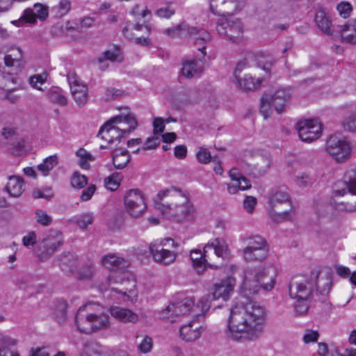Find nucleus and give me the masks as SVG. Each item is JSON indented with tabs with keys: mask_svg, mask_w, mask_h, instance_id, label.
<instances>
[{
	"mask_svg": "<svg viewBox=\"0 0 356 356\" xmlns=\"http://www.w3.org/2000/svg\"><path fill=\"white\" fill-rule=\"evenodd\" d=\"M155 14L161 18L169 19L175 14V10L170 7L161 8L156 10Z\"/></svg>",
	"mask_w": 356,
	"mask_h": 356,
	"instance_id": "obj_62",
	"label": "nucleus"
},
{
	"mask_svg": "<svg viewBox=\"0 0 356 356\" xmlns=\"http://www.w3.org/2000/svg\"><path fill=\"white\" fill-rule=\"evenodd\" d=\"M296 128L300 138L304 142H312L321 136V124L316 120L309 119L300 121L297 123Z\"/></svg>",
	"mask_w": 356,
	"mask_h": 356,
	"instance_id": "obj_18",
	"label": "nucleus"
},
{
	"mask_svg": "<svg viewBox=\"0 0 356 356\" xmlns=\"http://www.w3.org/2000/svg\"><path fill=\"white\" fill-rule=\"evenodd\" d=\"M314 289V282L300 275L293 277L289 284V295L293 299L308 300Z\"/></svg>",
	"mask_w": 356,
	"mask_h": 356,
	"instance_id": "obj_14",
	"label": "nucleus"
},
{
	"mask_svg": "<svg viewBox=\"0 0 356 356\" xmlns=\"http://www.w3.org/2000/svg\"><path fill=\"white\" fill-rule=\"evenodd\" d=\"M49 17V7L43 3H35L33 8H28L23 12L19 19L13 20L11 23L17 26H19L22 22H26L31 24H35L37 19L42 22L45 21Z\"/></svg>",
	"mask_w": 356,
	"mask_h": 356,
	"instance_id": "obj_16",
	"label": "nucleus"
},
{
	"mask_svg": "<svg viewBox=\"0 0 356 356\" xmlns=\"http://www.w3.org/2000/svg\"><path fill=\"white\" fill-rule=\"evenodd\" d=\"M110 121L111 123L115 124L118 130L122 132L124 138L138 127V121L136 116L131 113L114 116L110 119Z\"/></svg>",
	"mask_w": 356,
	"mask_h": 356,
	"instance_id": "obj_20",
	"label": "nucleus"
},
{
	"mask_svg": "<svg viewBox=\"0 0 356 356\" xmlns=\"http://www.w3.org/2000/svg\"><path fill=\"white\" fill-rule=\"evenodd\" d=\"M275 284V274L270 275L265 267H249L244 271L242 290L245 295L257 294L261 289L271 291Z\"/></svg>",
	"mask_w": 356,
	"mask_h": 356,
	"instance_id": "obj_4",
	"label": "nucleus"
},
{
	"mask_svg": "<svg viewBox=\"0 0 356 356\" xmlns=\"http://www.w3.org/2000/svg\"><path fill=\"white\" fill-rule=\"evenodd\" d=\"M254 163L252 165V173L255 177L263 176L266 173L271 165V158L269 154H257L254 156Z\"/></svg>",
	"mask_w": 356,
	"mask_h": 356,
	"instance_id": "obj_30",
	"label": "nucleus"
},
{
	"mask_svg": "<svg viewBox=\"0 0 356 356\" xmlns=\"http://www.w3.org/2000/svg\"><path fill=\"white\" fill-rule=\"evenodd\" d=\"M228 252L226 241L220 238H216L204 246V256L210 260L211 268H220L228 258Z\"/></svg>",
	"mask_w": 356,
	"mask_h": 356,
	"instance_id": "obj_10",
	"label": "nucleus"
},
{
	"mask_svg": "<svg viewBox=\"0 0 356 356\" xmlns=\"http://www.w3.org/2000/svg\"><path fill=\"white\" fill-rule=\"evenodd\" d=\"M121 180L122 176L120 174L113 173L104 179L105 186L112 191H115L119 187Z\"/></svg>",
	"mask_w": 356,
	"mask_h": 356,
	"instance_id": "obj_46",
	"label": "nucleus"
},
{
	"mask_svg": "<svg viewBox=\"0 0 356 356\" xmlns=\"http://www.w3.org/2000/svg\"><path fill=\"white\" fill-rule=\"evenodd\" d=\"M111 124H112V123L110 120L106 122L100 128L97 134L98 137H100L102 140L107 141L108 144H112V139L110 138V129H108Z\"/></svg>",
	"mask_w": 356,
	"mask_h": 356,
	"instance_id": "obj_51",
	"label": "nucleus"
},
{
	"mask_svg": "<svg viewBox=\"0 0 356 356\" xmlns=\"http://www.w3.org/2000/svg\"><path fill=\"white\" fill-rule=\"evenodd\" d=\"M63 244V236L58 230H49L42 238H39L34 248V254L41 261L51 257Z\"/></svg>",
	"mask_w": 356,
	"mask_h": 356,
	"instance_id": "obj_7",
	"label": "nucleus"
},
{
	"mask_svg": "<svg viewBox=\"0 0 356 356\" xmlns=\"http://www.w3.org/2000/svg\"><path fill=\"white\" fill-rule=\"evenodd\" d=\"M334 195L343 196L347 193L356 195V177L345 175L343 181L335 184Z\"/></svg>",
	"mask_w": 356,
	"mask_h": 356,
	"instance_id": "obj_31",
	"label": "nucleus"
},
{
	"mask_svg": "<svg viewBox=\"0 0 356 356\" xmlns=\"http://www.w3.org/2000/svg\"><path fill=\"white\" fill-rule=\"evenodd\" d=\"M295 181L299 187H307L312 181V177L306 172H300L295 177Z\"/></svg>",
	"mask_w": 356,
	"mask_h": 356,
	"instance_id": "obj_52",
	"label": "nucleus"
},
{
	"mask_svg": "<svg viewBox=\"0 0 356 356\" xmlns=\"http://www.w3.org/2000/svg\"><path fill=\"white\" fill-rule=\"evenodd\" d=\"M262 81L263 79L259 78L255 80L252 76L248 74L245 75L243 79L239 77L238 79H236L238 88L245 91H253L259 89Z\"/></svg>",
	"mask_w": 356,
	"mask_h": 356,
	"instance_id": "obj_36",
	"label": "nucleus"
},
{
	"mask_svg": "<svg viewBox=\"0 0 356 356\" xmlns=\"http://www.w3.org/2000/svg\"><path fill=\"white\" fill-rule=\"evenodd\" d=\"M315 22L318 27L325 33L327 35H331V25L332 22L330 19L329 17L326 14V13L320 10H318L316 13L315 16Z\"/></svg>",
	"mask_w": 356,
	"mask_h": 356,
	"instance_id": "obj_37",
	"label": "nucleus"
},
{
	"mask_svg": "<svg viewBox=\"0 0 356 356\" xmlns=\"http://www.w3.org/2000/svg\"><path fill=\"white\" fill-rule=\"evenodd\" d=\"M47 96L50 101L61 106H65L67 104V98L63 95V91L59 88H53L47 92Z\"/></svg>",
	"mask_w": 356,
	"mask_h": 356,
	"instance_id": "obj_42",
	"label": "nucleus"
},
{
	"mask_svg": "<svg viewBox=\"0 0 356 356\" xmlns=\"http://www.w3.org/2000/svg\"><path fill=\"white\" fill-rule=\"evenodd\" d=\"M131 14L136 18H138L139 17L145 18L147 16H152L151 11L147 7L143 8L139 4L134 6V7L131 10Z\"/></svg>",
	"mask_w": 356,
	"mask_h": 356,
	"instance_id": "obj_50",
	"label": "nucleus"
},
{
	"mask_svg": "<svg viewBox=\"0 0 356 356\" xmlns=\"http://www.w3.org/2000/svg\"><path fill=\"white\" fill-rule=\"evenodd\" d=\"M265 316L264 308L257 302L248 299L237 302L230 309L227 325L229 337L235 341L259 338Z\"/></svg>",
	"mask_w": 356,
	"mask_h": 356,
	"instance_id": "obj_1",
	"label": "nucleus"
},
{
	"mask_svg": "<svg viewBox=\"0 0 356 356\" xmlns=\"http://www.w3.org/2000/svg\"><path fill=\"white\" fill-rule=\"evenodd\" d=\"M149 250L153 260L156 263L163 266L172 264L177 257V254L174 251L165 249L156 243L149 244Z\"/></svg>",
	"mask_w": 356,
	"mask_h": 356,
	"instance_id": "obj_22",
	"label": "nucleus"
},
{
	"mask_svg": "<svg viewBox=\"0 0 356 356\" xmlns=\"http://www.w3.org/2000/svg\"><path fill=\"white\" fill-rule=\"evenodd\" d=\"M216 31L220 35L227 36L234 42L243 35V29L238 18L220 19L216 23Z\"/></svg>",
	"mask_w": 356,
	"mask_h": 356,
	"instance_id": "obj_17",
	"label": "nucleus"
},
{
	"mask_svg": "<svg viewBox=\"0 0 356 356\" xmlns=\"http://www.w3.org/2000/svg\"><path fill=\"white\" fill-rule=\"evenodd\" d=\"M74 322L78 330L86 334L111 327L108 314L98 304L88 303L80 307L75 315Z\"/></svg>",
	"mask_w": 356,
	"mask_h": 356,
	"instance_id": "obj_2",
	"label": "nucleus"
},
{
	"mask_svg": "<svg viewBox=\"0 0 356 356\" xmlns=\"http://www.w3.org/2000/svg\"><path fill=\"white\" fill-rule=\"evenodd\" d=\"M15 344L16 341L14 339L0 334V348L4 349L3 353L10 351L9 348L14 346Z\"/></svg>",
	"mask_w": 356,
	"mask_h": 356,
	"instance_id": "obj_54",
	"label": "nucleus"
},
{
	"mask_svg": "<svg viewBox=\"0 0 356 356\" xmlns=\"http://www.w3.org/2000/svg\"><path fill=\"white\" fill-rule=\"evenodd\" d=\"M95 272V266L94 262L88 260L81 266L76 278L79 280H90L93 277Z\"/></svg>",
	"mask_w": 356,
	"mask_h": 356,
	"instance_id": "obj_38",
	"label": "nucleus"
},
{
	"mask_svg": "<svg viewBox=\"0 0 356 356\" xmlns=\"http://www.w3.org/2000/svg\"><path fill=\"white\" fill-rule=\"evenodd\" d=\"M6 190L10 196L15 197H19L24 191V179L17 175L10 176Z\"/></svg>",
	"mask_w": 356,
	"mask_h": 356,
	"instance_id": "obj_34",
	"label": "nucleus"
},
{
	"mask_svg": "<svg viewBox=\"0 0 356 356\" xmlns=\"http://www.w3.org/2000/svg\"><path fill=\"white\" fill-rule=\"evenodd\" d=\"M108 129H110V138L112 139V143H113L115 140L120 143L122 138H124V136H122V132L118 130L115 124L112 123V124L109 126Z\"/></svg>",
	"mask_w": 356,
	"mask_h": 356,
	"instance_id": "obj_60",
	"label": "nucleus"
},
{
	"mask_svg": "<svg viewBox=\"0 0 356 356\" xmlns=\"http://www.w3.org/2000/svg\"><path fill=\"white\" fill-rule=\"evenodd\" d=\"M337 8L339 13V15L343 18H347L349 17L352 11L351 5L347 2H341L339 3Z\"/></svg>",
	"mask_w": 356,
	"mask_h": 356,
	"instance_id": "obj_58",
	"label": "nucleus"
},
{
	"mask_svg": "<svg viewBox=\"0 0 356 356\" xmlns=\"http://www.w3.org/2000/svg\"><path fill=\"white\" fill-rule=\"evenodd\" d=\"M201 318H194L179 329V336L186 342H192L198 339L203 331V327L200 323Z\"/></svg>",
	"mask_w": 356,
	"mask_h": 356,
	"instance_id": "obj_23",
	"label": "nucleus"
},
{
	"mask_svg": "<svg viewBox=\"0 0 356 356\" xmlns=\"http://www.w3.org/2000/svg\"><path fill=\"white\" fill-rule=\"evenodd\" d=\"M182 202L175 204L174 207L169 206H160L161 214L168 220H176L180 222L183 220L193 221L197 220V213L194 207L191 204L187 197H181Z\"/></svg>",
	"mask_w": 356,
	"mask_h": 356,
	"instance_id": "obj_8",
	"label": "nucleus"
},
{
	"mask_svg": "<svg viewBox=\"0 0 356 356\" xmlns=\"http://www.w3.org/2000/svg\"><path fill=\"white\" fill-rule=\"evenodd\" d=\"M204 70V60L201 58L187 60L183 63L181 74L188 79L200 76Z\"/></svg>",
	"mask_w": 356,
	"mask_h": 356,
	"instance_id": "obj_27",
	"label": "nucleus"
},
{
	"mask_svg": "<svg viewBox=\"0 0 356 356\" xmlns=\"http://www.w3.org/2000/svg\"><path fill=\"white\" fill-rule=\"evenodd\" d=\"M23 53L20 48H12L10 54H6L3 57L5 66L10 70L6 72H3L2 78L6 81L15 83L17 81L16 75L21 72L24 67V62L22 60Z\"/></svg>",
	"mask_w": 356,
	"mask_h": 356,
	"instance_id": "obj_11",
	"label": "nucleus"
},
{
	"mask_svg": "<svg viewBox=\"0 0 356 356\" xmlns=\"http://www.w3.org/2000/svg\"><path fill=\"white\" fill-rule=\"evenodd\" d=\"M58 164V157L56 155L49 156L46 158L43 163L38 165L39 171L42 172L44 175H47L50 170Z\"/></svg>",
	"mask_w": 356,
	"mask_h": 356,
	"instance_id": "obj_43",
	"label": "nucleus"
},
{
	"mask_svg": "<svg viewBox=\"0 0 356 356\" xmlns=\"http://www.w3.org/2000/svg\"><path fill=\"white\" fill-rule=\"evenodd\" d=\"M101 264L111 270H124L129 266L130 262L115 254H108L102 258Z\"/></svg>",
	"mask_w": 356,
	"mask_h": 356,
	"instance_id": "obj_26",
	"label": "nucleus"
},
{
	"mask_svg": "<svg viewBox=\"0 0 356 356\" xmlns=\"http://www.w3.org/2000/svg\"><path fill=\"white\" fill-rule=\"evenodd\" d=\"M70 86L71 93L79 106L85 105L88 101V88L81 82L79 78L74 72H69L67 75Z\"/></svg>",
	"mask_w": 356,
	"mask_h": 356,
	"instance_id": "obj_19",
	"label": "nucleus"
},
{
	"mask_svg": "<svg viewBox=\"0 0 356 356\" xmlns=\"http://www.w3.org/2000/svg\"><path fill=\"white\" fill-rule=\"evenodd\" d=\"M257 204V199L253 196H247L243 202V207L248 212H252Z\"/></svg>",
	"mask_w": 356,
	"mask_h": 356,
	"instance_id": "obj_63",
	"label": "nucleus"
},
{
	"mask_svg": "<svg viewBox=\"0 0 356 356\" xmlns=\"http://www.w3.org/2000/svg\"><path fill=\"white\" fill-rule=\"evenodd\" d=\"M124 204L127 212L135 218L141 217L147 209L144 195L139 189L129 190L124 197Z\"/></svg>",
	"mask_w": 356,
	"mask_h": 356,
	"instance_id": "obj_12",
	"label": "nucleus"
},
{
	"mask_svg": "<svg viewBox=\"0 0 356 356\" xmlns=\"http://www.w3.org/2000/svg\"><path fill=\"white\" fill-rule=\"evenodd\" d=\"M272 101L270 98V94L265 93L261 99L260 113L264 119H267L272 113Z\"/></svg>",
	"mask_w": 356,
	"mask_h": 356,
	"instance_id": "obj_44",
	"label": "nucleus"
},
{
	"mask_svg": "<svg viewBox=\"0 0 356 356\" xmlns=\"http://www.w3.org/2000/svg\"><path fill=\"white\" fill-rule=\"evenodd\" d=\"M152 339L148 336H145L142 341L138 344V349L143 353H147L152 350Z\"/></svg>",
	"mask_w": 356,
	"mask_h": 356,
	"instance_id": "obj_56",
	"label": "nucleus"
},
{
	"mask_svg": "<svg viewBox=\"0 0 356 356\" xmlns=\"http://www.w3.org/2000/svg\"><path fill=\"white\" fill-rule=\"evenodd\" d=\"M244 248L243 259L247 262H262L268 256L269 248L266 240L260 235L243 236L241 238Z\"/></svg>",
	"mask_w": 356,
	"mask_h": 356,
	"instance_id": "obj_5",
	"label": "nucleus"
},
{
	"mask_svg": "<svg viewBox=\"0 0 356 356\" xmlns=\"http://www.w3.org/2000/svg\"><path fill=\"white\" fill-rule=\"evenodd\" d=\"M272 213L275 220L292 221L295 216L294 207L287 191L277 189L273 191L270 197Z\"/></svg>",
	"mask_w": 356,
	"mask_h": 356,
	"instance_id": "obj_6",
	"label": "nucleus"
},
{
	"mask_svg": "<svg viewBox=\"0 0 356 356\" xmlns=\"http://www.w3.org/2000/svg\"><path fill=\"white\" fill-rule=\"evenodd\" d=\"M227 1L235 2V3H236L238 7L243 6L245 3V0H211V1H210L211 11L212 13H213L214 14H217V13H218L216 10V8L218 7L217 3L220 2L222 3H225Z\"/></svg>",
	"mask_w": 356,
	"mask_h": 356,
	"instance_id": "obj_57",
	"label": "nucleus"
},
{
	"mask_svg": "<svg viewBox=\"0 0 356 356\" xmlns=\"http://www.w3.org/2000/svg\"><path fill=\"white\" fill-rule=\"evenodd\" d=\"M110 314L122 323H136L138 321V316L131 310L118 306H112L109 309Z\"/></svg>",
	"mask_w": 356,
	"mask_h": 356,
	"instance_id": "obj_28",
	"label": "nucleus"
},
{
	"mask_svg": "<svg viewBox=\"0 0 356 356\" xmlns=\"http://www.w3.org/2000/svg\"><path fill=\"white\" fill-rule=\"evenodd\" d=\"M118 282L120 283L121 287L118 288L112 286L111 287V290L120 293L123 296H127V293H131L136 286V280L134 277L129 273H124L123 276H118L115 277L108 276L105 280V282L99 284L98 287L101 291H106L108 286Z\"/></svg>",
	"mask_w": 356,
	"mask_h": 356,
	"instance_id": "obj_15",
	"label": "nucleus"
},
{
	"mask_svg": "<svg viewBox=\"0 0 356 356\" xmlns=\"http://www.w3.org/2000/svg\"><path fill=\"white\" fill-rule=\"evenodd\" d=\"M236 280L229 277L216 283L211 288V294L214 300L222 298L226 301L229 299L230 294L233 292Z\"/></svg>",
	"mask_w": 356,
	"mask_h": 356,
	"instance_id": "obj_24",
	"label": "nucleus"
},
{
	"mask_svg": "<svg viewBox=\"0 0 356 356\" xmlns=\"http://www.w3.org/2000/svg\"><path fill=\"white\" fill-rule=\"evenodd\" d=\"M229 175L232 181H237L238 188L245 191L251 188L250 181L241 174L236 168H232L229 172Z\"/></svg>",
	"mask_w": 356,
	"mask_h": 356,
	"instance_id": "obj_40",
	"label": "nucleus"
},
{
	"mask_svg": "<svg viewBox=\"0 0 356 356\" xmlns=\"http://www.w3.org/2000/svg\"><path fill=\"white\" fill-rule=\"evenodd\" d=\"M270 98L273 107L278 114H280L284 111L286 104L291 98V93L289 88H280L273 94H270Z\"/></svg>",
	"mask_w": 356,
	"mask_h": 356,
	"instance_id": "obj_25",
	"label": "nucleus"
},
{
	"mask_svg": "<svg viewBox=\"0 0 356 356\" xmlns=\"http://www.w3.org/2000/svg\"><path fill=\"white\" fill-rule=\"evenodd\" d=\"M54 314L60 324L65 322L67 317V303L65 300H60L56 302Z\"/></svg>",
	"mask_w": 356,
	"mask_h": 356,
	"instance_id": "obj_39",
	"label": "nucleus"
},
{
	"mask_svg": "<svg viewBox=\"0 0 356 356\" xmlns=\"http://www.w3.org/2000/svg\"><path fill=\"white\" fill-rule=\"evenodd\" d=\"M120 56V49L114 48L113 49L106 50L103 53V55L97 58L99 63H102L106 60H111L112 62L120 60L119 59Z\"/></svg>",
	"mask_w": 356,
	"mask_h": 356,
	"instance_id": "obj_47",
	"label": "nucleus"
},
{
	"mask_svg": "<svg viewBox=\"0 0 356 356\" xmlns=\"http://www.w3.org/2000/svg\"><path fill=\"white\" fill-rule=\"evenodd\" d=\"M339 32L343 42L356 45V19L348 21Z\"/></svg>",
	"mask_w": 356,
	"mask_h": 356,
	"instance_id": "obj_32",
	"label": "nucleus"
},
{
	"mask_svg": "<svg viewBox=\"0 0 356 356\" xmlns=\"http://www.w3.org/2000/svg\"><path fill=\"white\" fill-rule=\"evenodd\" d=\"M314 287L322 295L327 294L332 286V273L328 270H314L309 277Z\"/></svg>",
	"mask_w": 356,
	"mask_h": 356,
	"instance_id": "obj_21",
	"label": "nucleus"
},
{
	"mask_svg": "<svg viewBox=\"0 0 356 356\" xmlns=\"http://www.w3.org/2000/svg\"><path fill=\"white\" fill-rule=\"evenodd\" d=\"M196 157L197 161L203 164L209 163L211 160L209 151L204 147L200 148V150L196 153Z\"/></svg>",
	"mask_w": 356,
	"mask_h": 356,
	"instance_id": "obj_55",
	"label": "nucleus"
},
{
	"mask_svg": "<svg viewBox=\"0 0 356 356\" xmlns=\"http://www.w3.org/2000/svg\"><path fill=\"white\" fill-rule=\"evenodd\" d=\"M307 301V300L297 299L294 304V309L297 315L302 316L307 313L309 305Z\"/></svg>",
	"mask_w": 356,
	"mask_h": 356,
	"instance_id": "obj_53",
	"label": "nucleus"
},
{
	"mask_svg": "<svg viewBox=\"0 0 356 356\" xmlns=\"http://www.w3.org/2000/svg\"><path fill=\"white\" fill-rule=\"evenodd\" d=\"M60 267L66 274L73 273L78 266L77 257L70 252L63 253L59 256Z\"/></svg>",
	"mask_w": 356,
	"mask_h": 356,
	"instance_id": "obj_33",
	"label": "nucleus"
},
{
	"mask_svg": "<svg viewBox=\"0 0 356 356\" xmlns=\"http://www.w3.org/2000/svg\"><path fill=\"white\" fill-rule=\"evenodd\" d=\"M83 356H104L102 348L97 343H86L83 348Z\"/></svg>",
	"mask_w": 356,
	"mask_h": 356,
	"instance_id": "obj_45",
	"label": "nucleus"
},
{
	"mask_svg": "<svg viewBox=\"0 0 356 356\" xmlns=\"http://www.w3.org/2000/svg\"><path fill=\"white\" fill-rule=\"evenodd\" d=\"M209 299L201 298L195 305L194 300L191 297L184 298L183 300L169 305L161 312V317L173 323L181 316L192 314L193 318H203L204 314L209 309Z\"/></svg>",
	"mask_w": 356,
	"mask_h": 356,
	"instance_id": "obj_3",
	"label": "nucleus"
},
{
	"mask_svg": "<svg viewBox=\"0 0 356 356\" xmlns=\"http://www.w3.org/2000/svg\"><path fill=\"white\" fill-rule=\"evenodd\" d=\"M326 151L337 162H343L350 157L351 148L345 138L332 135L327 139Z\"/></svg>",
	"mask_w": 356,
	"mask_h": 356,
	"instance_id": "obj_13",
	"label": "nucleus"
},
{
	"mask_svg": "<svg viewBox=\"0 0 356 356\" xmlns=\"http://www.w3.org/2000/svg\"><path fill=\"white\" fill-rule=\"evenodd\" d=\"M37 235L34 231L27 232L22 238L23 245L28 249H31L37 245Z\"/></svg>",
	"mask_w": 356,
	"mask_h": 356,
	"instance_id": "obj_49",
	"label": "nucleus"
},
{
	"mask_svg": "<svg viewBox=\"0 0 356 356\" xmlns=\"http://www.w3.org/2000/svg\"><path fill=\"white\" fill-rule=\"evenodd\" d=\"M58 14L63 17L68 13L71 9V2L69 0H61L58 5Z\"/></svg>",
	"mask_w": 356,
	"mask_h": 356,
	"instance_id": "obj_59",
	"label": "nucleus"
},
{
	"mask_svg": "<svg viewBox=\"0 0 356 356\" xmlns=\"http://www.w3.org/2000/svg\"><path fill=\"white\" fill-rule=\"evenodd\" d=\"M177 31L181 32L182 35L195 37V44L198 47V50L202 53V58H204L206 55V44L211 40L209 33L203 29L190 26L185 22H182L175 28L167 29L165 33L170 36H174Z\"/></svg>",
	"mask_w": 356,
	"mask_h": 356,
	"instance_id": "obj_9",
	"label": "nucleus"
},
{
	"mask_svg": "<svg viewBox=\"0 0 356 356\" xmlns=\"http://www.w3.org/2000/svg\"><path fill=\"white\" fill-rule=\"evenodd\" d=\"M191 259L193 265L198 274H202L207 266H209L210 260L204 256V249L203 252L199 250H192L191 252Z\"/></svg>",
	"mask_w": 356,
	"mask_h": 356,
	"instance_id": "obj_35",
	"label": "nucleus"
},
{
	"mask_svg": "<svg viewBox=\"0 0 356 356\" xmlns=\"http://www.w3.org/2000/svg\"><path fill=\"white\" fill-rule=\"evenodd\" d=\"M160 144V140L158 137L148 138L145 145L142 147L143 151L155 149Z\"/></svg>",
	"mask_w": 356,
	"mask_h": 356,
	"instance_id": "obj_61",
	"label": "nucleus"
},
{
	"mask_svg": "<svg viewBox=\"0 0 356 356\" xmlns=\"http://www.w3.org/2000/svg\"><path fill=\"white\" fill-rule=\"evenodd\" d=\"M88 184L86 176L80 174L79 172H74L71 178V184L74 188H82Z\"/></svg>",
	"mask_w": 356,
	"mask_h": 356,
	"instance_id": "obj_48",
	"label": "nucleus"
},
{
	"mask_svg": "<svg viewBox=\"0 0 356 356\" xmlns=\"http://www.w3.org/2000/svg\"><path fill=\"white\" fill-rule=\"evenodd\" d=\"M341 126L346 131L356 133V108L343 118Z\"/></svg>",
	"mask_w": 356,
	"mask_h": 356,
	"instance_id": "obj_41",
	"label": "nucleus"
},
{
	"mask_svg": "<svg viewBox=\"0 0 356 356\" xmlns=\"http://www.w3.org/2000/svg\"><path fill=\"white\" fill-rule=\"evenodd\" d=\"M121 95V91L114 88H107L105 90L104 99L106 101H111Z\"/></svg>",
	"mask_w": 356,
	"mask_h": 356,
	"instance_id": "obj_64",
	"label": "nucleus"
},
{
	"mask_svg": "<svg viewBox=\"0 0 356 356\" xmlns=\"http://www.w3.org/2000/svg\"><path fill=\"white\" fill-rule=\"evenodd\" d=\"M131 156L129 152L124 148L115 147L111 152V161L116 170H123L130 163Z\"/></svg>",
	"mask_w": 356,
	"mask_h": 356,
	"instance_id": "obj_29",
	"label": "nucleus"
}]
</instances>
